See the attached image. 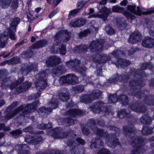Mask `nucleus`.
I'll return each instance as SVG.
<instances>
[{
  "label": "nucleus",
  "instance_id": "obj_1",
  "mask_svg": "<svg viewBox=\"0 0 154 154\" xmlns=\"http://www.w3.org/2000/svg\"><path fill=\"white\" fill-rule=\"evenodd\" d=\"M95 125V122L93 119H90L88 120V126L92 128L93 131L98 135L101 137H105L106 138V142L107 144L111 147L115 146L118 143V140L115 137V136L109 137L106 131L99 129L96 127H94Z\"/></svg>",
  "mask_w": 154,
  "mask_h": 154
},
{
  "label": "nucleus",
  "instance_id": "obj_2",
  "mask_svg": "<svg viewBox=\"0 0 154 154\" xmlns=\"http://www.w3.org/2000/svg\"><path fill=\"white\" fill-rule=\"evenodd\" d=\"M48 69L40 72L35 76V84L37 90L39 91H43L46 87L47 81L46 77L49 73Z\"/></svg>",
  "mask_w": 154,
  "mask_h": 154
},
{
  "label": "nucleus",
  "instance_id": "obj_3",
  "mask_svg": "<svg viewBox=\"0 0 154 154\" xmlns=\"http://www.w3.org/2000/svg\"><path fill=\"white\" fill-rule=\"evenodd\" d=\"M130 141L131 145L134 147L130 154H141L144 152V140L141 137L134 136L130 138Z\"/></svg>",
  "mask_w": 154,
  "mask_h": 154
},
{
  "label": "nucleus",
  "instance_id": "obj_4",
  "mask_svg": "<svg viewBox=\"0 0 154 154\" xmlns=\"http://www.w3.org/2000/svg\"><path fill=\"white\" fill-rule=\"evenodd\" d=\"M37 104V102H34L32 103L28 104L25 106L24 109H23L22 106H21L17 108L13 112L8 113L5 119L6 120L11 119L20 111H22L24 114L30 113L35 109Z\"/></svg>",
  "mask_w": 154,
  "mask_h": 154
},
{
  "label": "nucleus",
  "instance_id": "obj_5",
  "mask_svg": "<svg viewBox=\"0 0 154 154\" xmlns=\"http://www.w3.org/2000/svg\"><path fill=\"white\" fill-rule=\"evenodd\" d=\"M110 12V9H108L104 7L101 8L99 11V13H100V14H94L88 16V18L98 17L102 18L103 20H105Z\"/></svg>",
  "mask_w": 154,
  "mask_h": 154
},
{
  "label": "nucleus",
  "instance_id": "obj_6",
  "mask_svg": "<svg viewBox=\"0 0 154 154\" xmlns=\"http://www.w3.org/2000/svg\"><path fill=\"white\" fill-rule=\"evenodd\" d=\"M20 20V18L18 17H16L14 19L10 24V27L8 29L10 37L12 40H14L16 38L14 32L16 31V26L19 23Z\"/></svg>",
  "mask_w": 154,
  "mask_h": 154
},
{
  "label": "nucleus",
  "instance_id": "obj_7",
  "mask_svg": "<svg viewBox=\"0 0 154 154\" xmlns=\"http://www.w3.org/2000/svg\"><path fill=\"white\" fill-rule=\"evenodd\" d=\"M112 10L114 12L122 13L128 19L133 20L135 18V16L134 15L132 14L129 12L125 11L124 8L119 6L116 5L113 6L112 8Z\"/></svg>",
  "mask_w": 154,
  "mask_h": 154
},
{
  "label": "nucleus",
  "instance_id": "obj_8",
  "mask_svg": "<svg viewBox=\"0 0 154 154\" xmlns=\"http://www.w3.org/2000/svg\"><path fill=\"white\" fill-rule=\"evenodd\" d=\"M104 42V41L102 40L93 41L90 45L91 51L94 52L101 50L103 48Z\"/></svg>",
  "mask_w": 154,
  "mask_h": 154
},
{
  "label": "nucleus",
  "instance_id": "obj_9",
  "mask_svg": "<svg viewBox=\"0 0 154 154\" xmlns=\"http://www.w3.org/2000/svg\"><path fill=\"white\" fill-rule=\"evenodd\" d=\"M142 45L144 47L152 48L154 46V39L149 36L145 37L142 41Z\"/></svg>",
  "mask_w": 154,
  "mask_h": 154
},
{
  "label": "nucleus",
  "instance_id": "obj_10",
  "mask_svg": "<svg viewBox=\"0 0 154 154\" xmlns=\"http://www.w3.org/2000/svg\"><path fill=\"white\" fill-rule=\"evenodd\" d=\"M15 149L18 152V154H30L29 148L26 145L18 144L15 146Z\"/></svg>",
  "mask_w": 154,
  "mask_h": 154
},
{
  "label": "nucleus",
  "instance_id": "obj_11",
  "mask_svg": "<svg viewBox=\"0 0 154 154\" xmlns=\"http://www.w3.org/2000/svg\"><path fill=\"white\" fill-rule=\"evenodd\" d=\"M142 38V36L140 33L134 32L130 36L128 42L131 43H135L140 41Z\"/></svg>",
  "mask_w": 154,
  "mask_h": 154
},
{
  "label": "nucleus",
  "instance_id": "obj_12",
  "mask_svg": "<svg viewBox=\"0 0 154 154\" xmlns=\"http://www.w3.org/2000/svg\"><path fill=\"white\" fill-rule=\"evenodd\" d=\"M60 59L57 56L50 57L46 61V65L48 67L53 66L60 63Z\"/></svg>",
  "mask_w": 154,
  "mask_h": 154
},
{
  "label": "nucleus",
  "instance_id": "obj_13",
  "mask_svg": "<svg viewBox=\"0 0 154 154\" xmlns=\"http://www.w3.org/2000/svg\"><path fill=\"white\" fill-rule=\"evenodd\" d=\"M86 23V20L82 18L76 19L72 20L70 23L71 27H79L84 25Z\"/></svg>",
  "mask_w": 154,
  "mask_h": 154
},
{
  "label": "nucleus",
  "instance_id": "obj_14",
  "mask_svg": "<svg viewBox=\"0 0 154 154\" xmlns=\"http://www.w3.org/2000/svg\"><path fill=\"white\" fill-rule=\"evenodd\" d=\"M130 109L137 112H145V108L142 104L136 103L131 106Z\"/></svg>",
  "mask_w": 154,
  "mask_h": 154
},
{
  "label": "nucleus",
  "instance_id": "obj_15",
  "mask_svg": "<svg viewBox=\"0 0 154 154\" xmlns=\"http://www.w3.org/2000/svg\"><path fill=\"white\" fill-rule=\"evenodd\" d=\"M104 103L101 102H97L93 103L91 106L92 111L95 113H100V110L103 108Z\"/></svg>",
  "mask_w": 154,
  "mask_h": 154
},
{
  "label": "nucleus",
  "instance_id": "obj_16",
  "mask_svg": "<svg viewBox=\"0 0 154 154\" xmlns=\"http://www.w3.org/2000/svg\"><path fill=\"white\" fill-rule=\"evenodd\" d=\"M68 134L67 132H65L62 129L58 128L55 130L52 135L54 138L62 139L66 137Z\"/></svg>",
  "mask_w": 154,
  "mask_h": 154
},
{
  "label": "nucleus",
  "instance_id": "obj_17",
  "mask_svg": "<svg viewBox=\"0 0 154 154\" xmlns=\"http://www.w3.org/2000/svg\"><path fill=\"white\" fill-rule=\"evenodd\" d=\"M31 84V83L28 82H26L22 84L19 87L16 89V91L17 92L16 93H19L25 92L30 87Z\"/></svg>",
  "mask_w": 154,
  "mask_h": 154
},
{
  "label": "nucleus",
  "instance_id": "obj_18",
  "mask_svg": "<svg viewBox=\"0 0 154 154\" xmlns=\"http://www.w3.org/2000/svg\"><path fill=\"white\" fill-rule=\"evenodd\" d=\"M63 35L65 37V40H63L65 42H66L69 40L70 37V33L66 30H62L57 33L55 36V40L58 39V36Z\"/></svg>",
  "mask_w": 154,
  "mask_h": 154
},
{
  "label": "nucleus",
  "instance_id": "obj_19",
  "mask_svg": "<svg viewBox=\"0 0 154 154\" xmlns=\"http://www.w3.org/2000/svg\"><path fill=\"white\" fill-rule=\"evenodd\" d=\"M37 64L35 63L30 66H28L25 69L22 68V73L23 75H26L28 74L29 72H30L32 70L34 71L37 70Z\"/></svg>",
  "mask_w": 154,
  "mask_h": 154
},
{
  "label": "nucleus",
  "instance_id": "obj_20",
  "mask_svg": "<svg viewBox=\"0 0 154 154\" xmlns=\"http://www.w3.org/2000/svg\"><path fill=\"white\" fill-rule=\"evenodd\" d=\"M60 99L63 101H65L69 98L68 92L66 89H62L59 94Z\"/></svg>",
  "mask_w": 154,
  "mask_h": 154
},
{
  "label": "nucleus",
  "instance_id": "obj_21",
  "mask_svg": "<svg viewBox=\"0 0 154 154\" xmlns=\"http://www.w3.org/2000/svg\"><path fill=\"white\" fill-rule=\"evenodd\" d=\"M127 8L129 11L133 14L139 15H141L142 14L141 10L138 6L136 8L135 6L128 5Z\"/></svg>",
  "mask_w": 154,
  "mask_h": 154
},
{
  "label": "nucleus",
  "instance_id": "obj_22",
  "mask_svg": "<svg viewBox=\"0 0 154 154\" xmlns=\"http://www.w3.org/2000/svg\"><path fill=\"white\" fill-rule=\"evenodd\" d=\"M68 84L74 85L79 82L78 79L76 76L73 74L67 75Z\"/></svg>",
  "mask_w": 154,
  "mask_h": 154
},
{
  "label": "nucleus",
  "instance_id": "obj_23",
  "mask_svg": "<svg viewBox=\"0 0 154 154\" xmlns=\"http://www.w3.org/2000/svg\"><path fill=\"white\" fill-rule=\"evenodd\" d=\"M8 34L6 32L2 33L0 35V47H4L8 39Z\"/></svg>",
  "mask_w": 154,
  "mask_h": 154
},
{
  "label": "nucleus",
  "instance_id": "obj_24",
  "mask_svg": "<svg viewBox=\"0 0 154 154\" xmlns=\"http://www.w3.org/2000/svg\"><path fill=\"white\" fill-rule=\"evenodd\" d=\"M82 114V112L79 110L75 109H70L66 112L67 115L75 117L76 116L80 115Z\"/></svg>",
  "mask_w": 154,
  "mask_h": 154
},
{
  "label": "nucleus",
  "instance_id": "obj_25",
  "mask_svg": "<svg viewBox=\"0 0 154 154\" xmlns=\"http://www.w3.org/2000/svg\"><path fill=\"white\" fill-rule=\"evenodd\" d=\"M48 44L47 41L45 40H42L37 42L32 45L31 47L32 49H37L43 47Z\"/></svg>",
  "mask_w": 154,
  "mask_h": 154
},
{
  "label": "nucleus",
  "instance_id": "obj_26",
  "mask_svg": "<svg viewBox=\"0 0 154 154\" xmlns=\"http://www.w3.org/2000/svg\"><path fill=\"white\" fill-rule=\"evenodd\" d=\"M127 77L123 75H121L120 76L117 74L116 75L115 77L112 79H109L110 82L111 83H116V82L119 80V81H123L124 82H125V80H126Z\"/></svg>",
  "mask_w": 154,
  "mask_h": 154
},
{
  "label": "nucleus",
  "instance_id": "obj_27",
  "mask_svg": "<svg viewBox=\"0 0 154 154\" xmlns=\"http://www.w3.org/2000/svg\"><path fill=\"white\" fill-rule=\"evenodd\" d=\"M80 101L82 103H87L91 102L94 99L91 97V94L82 95L80 97Z\"/></svg>",
  "mask_w": 154,
  "mask_h": 154
},
{
  "label": "nucleus",
  "instance_id": "obj_28",
  "mask_svg": "<svg viewBox=\"0 0 154 154\" xmlns=\"http://www.w3.org/2000/svg\"><path fill=\"white\" fill-rule=\"evenodd\" d=\"M80 62L77 59H75L72 61H70L67 62L66 65L69 67L75 68L76 69H78V68L80 64Z\"/></svg>",
  "mask_w": 154,
  "mask_h": 154
},
{
  "label": "nucleus",
  "instance_id": "obj_29",
  "mask_svg": "<svg viewBox=\"0 0 154 154\" xmlns=\"http://www.w3.org/2000/svg\"><path fill=\"white\" fill-rule=\"evenodd\" d=\"M130 64V62L129 60H127L122 59H120L118 60L117 63L116 64V65L118 68H124Z\"/></svg>",
  "mask_w": 154,
  "mask_h": 154
},
{
  "label": "nucleus",
  "instance_id": "obj_30",
  "mask_svg": "<svg viewBox=\"0 0 154 154\" xmlns=\"http://www.w3.org/2000/svg\"><path fill=\"white\" fill-rule=\"evenodd\" d=\"M65 72V67L60 66L53 69V72L55 75H59L62 74Z\"/></svg>",
  "mask_w": 154,
  "mask_h": 154
},
{
  "label": "nucleus",
  "instance_id": "obj_31",
  "mask_svg": "<svg viewBox=\"0 0 154 154\" xmlns=\"http://www.w3.org/2000/svg\"><path fill=\"white\" fill-rule=\"evenodd\" d=\"M98 58L95 60L96 61L99 62L100 63H104L107 60H109L110 57L109 56L103 55H97L96 56Z\"/></svg>",
  "mask_w": 154,
  "mask_h": 154
},
{
  "label": "nucleus",
  "instance_id": "obj_32",
  "mask_svg": "<svg viewBox=\"0 0 154 154\" xmlns=\"http://www.w3.org/2000/svg\"><path fill=\"white\" fill-rule=\"evenodd\" d=\"M52 111V109L50 108L46 109L44 107H42L39 109V112L40 115L42 116L45 117Z\"/></svg>",
  "mask_w": 154,
  "mask_h": 154
},
{
  "label": "nucleus",
  "instance_id": "obj_33",
  "mask_svg": "<svg viewBox=\"0 0 154 154\" xmlns=\"http://www.w3.org/2000/svg\"><path fill=\"white\" fill-rule=\"evenodd\" d=\"M140 120V122L143 124H149L151 122V118L147 115L143 116Z\"/></svg>",
  "mask_w": 154,
  "mask_h": 154
},
{
  "label": "nucleus",
  "instance_id": "obj_34",
  "mask_svg": "<svg viewBox=\"0 0 154 154\" xmlns=\"http://www.w3.org/2000/svg\"><path fill=\"white\" fill-rule=\"evenodd\" d=\"M19 58L16 57H14L9 61H6L3 62L1 64L2 65H5L6 63L11 64H12L17 63L19 61Z\"/></svg>",
  "mask_w": 154,
  "mask_h": 154
},
{
  "label": "nucleus",
  "instance_id": "obj_35",
  "mask_svg": "<svg viewBox=\"0 0 154 154\" xmlns=\"http://www.w3.org/2000/svg\"><path fill=\"white\" fill-rule=\"evenodd\" d=\"M12 2V0H0V5L3 8L8 7Z\"/></svg>",
  "mask_w": 154,
  "mask_h": 154
},
{
  "label": "nucleus",
  "instance_id": "obj_36",
  "mask_svg": "<svg viewBox=\"0 0 154 154\" xmlns=\"http://www.w3.org/2000/svg\"><path fill=\"white\" fill-rule=\"evenodd\" d=\"M102 92L99 90L93 91L92 93L91 94V97L94 100L98 98L102 94Z\"/></svg>",
  "mask_w": 154,
  "mask_h": 154
},
{
  "label": "nucleus",
  "instance_id": "obj_37",
  "mask_svg": "<svg viewBox=\"0 0 154 154\" xmlns=\"http://www.w3.org/2000/svg\"><path fill=\"white\" fill-rule=\"evenodd\" d=\"M112 54L114 57L118 58V57H122L124 54L122 51L120 50H115L112 52Z\"/></svg>",
  "mask_w": 154,
  "mask_h": 154
},
{
  "label": "nucleus",
  "instance_id": "obj_38",
  "mask_svg": "<svg viewBox=\"0 0 154 154\" xmlns=\"http://www.w3.org/2000/svg\"><path fill=\"white\" fill-rule=\"evenodd\" d=\"M57 100L53 98L51 102L48 103L49 106H51L52 108H51L52 110L53 109H55L57 106Z\"/></svg>",
  "mask_w": 154,
  "mask_h": 154
},
{
  "label": "nucleus",
  "instance_id": "obj_39",
  "mask_svg": "<svg viewBox=\"0 0 154 154\" xmlns=\"http://www.w3.org/2000/svg\"><path fill=\"white\" fill-rule=\"evenodd\" d=\"M128 113L129 112L128 110L125 109H122L118 113V116L120 119H122L127 116Z\"/></svg>",
  "mask_w": 154,
  "mask_h": 154
},
{
  "label": "nucleus",
  "instance_id": "obj_40",
  "mask_svg": "<svg viewBox=\"0 0 154 154\" xmlns=\"http://www.w3.org/2000/svg\"><path fill=\"white\" fill-rule=\"evenodd\" d=\"M152 129L147 127H143L142 131V134L144 135H146L152 133Z\"/></svg>",
  "mask_w": 154,
  "mask_h": 154
},
{
  "label": "nucleus",
  "instance_id": "obj_41",
  "mask_svg": "<svg viewBox=\"0 0 154 154\" xmlns=\"http://www.w3.org/2000/svg\"><path fill=\"white\" fill-rule=\"evenodd\" d=\"M88 48L87 46L85 45H81L77 48L78 51L80 53H85L87 51Z\"/></svg>",
  "mask_w": 154,
  "mask_h": 154
},
{
  "label": "nucleus",
  "instance_id": "obj_42",
  "mask_svg": "<svg viewBox=\"0 0 154 154\" xmlns=\"http://www.w3.org/2000/svg\"><path fill=\"white\" fill-rule=\"evenodd\" d=\"M119 100H121L123 105H126L128 102V100L127 96L125 95H121L120 96Z\"/></svg>",
  "mask_w": 154,
  "mask_h": 154
},
{
  "label": "nucleus",
  "instance_id": "obj_43",
  "mask_svg": "<svg viewBox=\"0 0 154 154\" xmlns=\"http://www.w3.org/2000/svg\"><path fill=\"white\" fill-rule=\"evenodd\" d=\"M105 29L108 34L112 35L115 33L113 29L109 25H106V26Z\"/></svg>",
  "mask_w": 154,
  "mask_h": 154
},
{
  "label": "nucleus",
  "instance_id": "obj_44",
  "mask_svg": "<svg viewBox=\"0 0 154 154\" xmlns=\"http://www.w3.org/2000/svg\"><path fill=\"white\" fill-rule=\"evenodd\" d=\"M109 102V103H115L118 101V98L116 94L110 95L108 99Z\"/></svg>",
  "mask_w": 154,
  "mask_h": 154
},
{
  "label": "nucleus",
  "instance_id": "obj_45",
  "mask_svg": "<svg viewBox=\"0 0 154 154\" xmlns=\"http://www.w3.org/2000/svg\"><path fill=\"white\" fill-rule=\"evenodd\" d=\"M32 55V53L30 50L27 51L26 52H23L21 54V56L24 58L30 57Z\"/></svg>",
  "mask_w": 154,
  "mask_h": 154
},
{
  "label": "nucleus",
  "instance_id": "obj_46",
  "mask_svg": "<svg viewBox=\"0 0 154 154\" xmlns=\"http://www.w3.org/2000/svg\"><path fill=\"white\" fill-rule=\"evenodd\" d=\"M79 9H74L70 11L68 15V17L69 18H71L72 17H74L75 15L79 11Z\"/></svg>",
  "mask_w": 154,
  "mask_h": 154
},
{
  "label": "nucleus",
  "instance_id": "obj_47",
  "mask_svg": "<svg viewBox=\"0 0 154 154\" xmlns=\"http://www.w3.org/2000/svg\"><path fill=\"white\" fill-rule=\"evenodd\" d=\"M90 31L89 29H87L81 32L79 34V36L80 38L86 36L88 34L90 33Z\"/></svg>",
  "mask_w": 154,
  "mask_h": 154
},
{
  "label": "nucleus",
  "instance_id": "obj_48",
  "mask_svg": "<svg viewBox=\"0 0 154 154\" xmlns=\"http://www.w3.org/2000/svg\"><path fill=\"white\" fill-rule=\"evenodd\" d=\"M65 123H66V125L68 126L70 125H73L74 124L75 121L71 118H67L64 119Z\"/></svg>",
  "mask_w": 154,
  "mask_h": 154
},
{
  "label": "nucleus",
  "instance_id": "obj_49",
  "mask_svg": "<svg viewBox=\"0 0 154 154\" xmlns=\"http://www.w3.org/2000/svg\"><path fill=\"white\" fill-rule=\"evenodd\" d=\"M152 67V65L151 63H147L143 64L141 66V68L142 69L144 70L148 68H149V69H151Z\"/></svg>",
  "mask_w": 154,
  "mask_h": 154
},
{
  "label": "nucleus",
  "instance_id": "obj_50",
  "mask_svg": "<svg viewBox=\"0 0 154 154\" xmlns=\"http://www.w3.org/2000/svg\"><path fill=\"white\" fill-rule=\"evenodd\" d=\"M60 83L61 84L64 83L68 84L67 75L66 76H63L60 78L59 80Z\"/></svg>",
  "mask_w": 154,
  "mask_h": 154
},
{
  "label": "nucleus",
  "instance_id": "obj_51",
  "mask_svg": "<svg viewBox=\"0 0 154 154\" xmlns=\"http://www.w3.org/2000/svg\"><path fill=\"white\" fill-rule=\"evenodd\" d=\"M78 149L77 147H75L72 148L71 150L72 153H73L74 154H83L84 151L82 149H81L79 152H77Z\"/></svg>",
  "mask_w": 154,
  "mask_h": 154
},
{
  "label": "nucleus",
  "instance_id": "obj_52",
  "mask_svg": "<svg viewBox=\"0 0 154 154\" xmlns=\"http://www.w3.org/2000/svg\"><path fill=\"white\" fill-rule=\"evenodd\" d=\"M139 83L134 80L131 81L129 82L130 86L134 89H136V87L139 86Z\"/></svg>",
  "mask_w": 154,
  "mask_h": 154
},
{
  "label": "nucleus",
  "instance_id": "obj_53",
  "mask_svg": "<svg viewBox=\"0 0 154 154\" xmlns=\"http://www.w3.org/2000/svg\"><path fill=\"white\" fill-rule=\"evenodd\" d=\"M97 154H110L109 151L105 148L100 149L97 152Z\"/></svg>",
  "mask_w": 154,
  "mask_h": 154
},
{
  "label": "nucleus",
  "instance_id": "obj_54",
  "mask_svg": "<svg viewBox=\"0 0 154 154\" xmlns=\"http://www.w3.org/2000/svg\"><path fill=\"white\" fill-rule=\"evenodd\" d=\"M124 131L127 133H131L134 132V129L132 127H131L129 128L127 126H125L124 127Z\"/></svg>",
  "mask_w": 154,
  "mask_h": 154
},
{
  "label": "nucleus",
  "instance_id": "obj_55",
  "mask_svg": "<svg viewBox=\"0 0 154 154\" xmlns=\"http://www.w3.org/2000/svg\"><path fill=\"white\" fill-rule=\"evenodd\" d=\"M60 54H64L66 53V49L65 46L63 45H62L60 48L59 49Z\"/></svg>",
  "mask_w": 154,
  "mask_h": 154
},
{
  "label": "nucleus",
  "instance_id": "obj_56",
  "mask_svg": "<svg viewBox=\"0 0 154 154\" xmlns=\"http://www.w3.org/2000/svg\"><path fill=\"white\" fill-rule=\"evenodd\" d=\"M18 2L17 0H13L11 7L14 9H16L18 7Z\"/></svg>",
  "mask_w": 154,
  "mask_h": 154
},
{
  "label": "nucleus",
  "instance_id": "obj_57",
  "mask_svg": "<svg viewBox=\"0 0 154 154\" xmlns=\"http://www.w3.org/2000/svg\"><path fill=\"white\" fill-rule=\"evenodd\" d=\"M25 140L29 144H31L32 143H34V138L33 137H26L25 138Z\"/></svg>",
  "mask_w": 154,
  "mask_h": 154
},
{
  "label": "nucleus",
  "instance_id": "obj_58",
  "mask_svg": "<svg viewBox=\"0 0 154 154\" xmlns=\"http://www.w3.org/2000/svg\"><path fill=\"white\" fill-rule=\"evenodd\" d=\"M42 140V137L40 135H38L34 138V143H37L39 142H41Z\"/></svg>",
  "mask_w": 154,
  "mask_h": 154
},
{
  "label": "nucleus",
  "instance_id": "obj_59",
  "mask_svg": "<svg viewBox=\"0 0 154 154\" xmlns=\"http://www.w3.org/2000/svg\"><path fill=\"white\" fill-rule=\"evenodd\" d=\"M2 129H3L5 131H8L10 129L8 127H5L4 124L1 123L0 124V130Z\"/></svg>",
  "mask_w": 154,
  "mask_h": 154
},
{
  "label": "nucleus",
  "instance_id": "obj_60",
  "mask_svg": "<svg viewBox=\"0 0 154 154\" xmlns=\"http://www.w3.org/2000/svg\"><path fill=\"white\" fill-rule=\"evenodd\" d=\"M85 2L83 1H82L79 2L77 5V7L78 8V9H80L83 7L85 5Z\"/></svg>",
  "mask_w": 154,
  "mask_h": 154
},
{
  "label": "nucleus",
  "instance_id": "obj_61",
  "mask_svg": "<svg viewBox=\"0 0 154 154\" xmlns=\"http://www.w3.org/2000/svg\"><path fill=\"white\" fill-rule=\"evenodd\" d=\"M137 50H138V49H137V48H131V49L129 51V55H132Z\"/></svg>",
  "mask_w": 154,
  "mask_h": 154
},
{
  "label": "nucleus",
  "instance_id": "obj_62",
  "mask_svg": "<svg viewBox=\"0 0 154 154\" xmlns=\"http://www.w3.org/2000/svg\"><path fill=\"white\" fill-rule=\"evenodd\" d=\"M25 132H29L31 133L33 131V128L31 126L27 127L24 129Z\"/></svg>",
  "mask_w": 154,
  "mask_h": 154
},
{
  "label": "nucleus",
  "instance_id": "obj_63",
  "mask_svg": "<svg viewBox=\"0 0 154 154\" xmlns=\"http://www.w3.org/2000/svg\"><path fill=\"white\" fill-rule=\"evenodd\" d=\"M37 127L40 129H43L45 128L46 125L43 123H42L40 124L37 125Z\"/></svg>",
  "mask_w": 154,
  "mask_h": 154
},
{
  "label": "nucleus",
  "instance_id": "obj_64",
  "mask_svg": "<svg viewBox=\"0 0 154 154\" xmlns=\"http://www.w3.org/2000/svg\"><path fill=\"white\" fill-rule=\"evenodd\" d=\"M50 154H62V153L61 151L60 152L53 150L51 151Z\"/></svg>",
  "mask_w": 154,
  "mask_h": 154
}]
</instances>
